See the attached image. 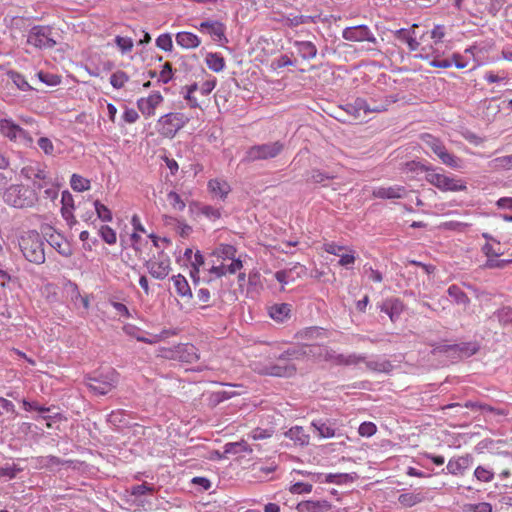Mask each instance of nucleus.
Here are the masks:
<instances>
[{"mask_svg":"<svg viewBox=\"0 0 512 512\" xmlns=\"http://www.w3.org/2000/svg\"><path fill=\"white\" fill-rule=\"evenodd\" d=\"M447 51L446 43L434 42L427 33H423L419 37L415 57L427 61L432 67L445 69L452 66V62L446 57Z\"/></svg>","mask_w":512,"mask_h":512,"instance_id":"obj_1","label":"nucleus"},{"mask_svg":"<svg viewBox=\"0 0 512 512\" xmlns=\"http://www.w3.org/2000/svg\"><path fill=\"white\" fill-rule=\"evenodd\" d=\"M19 248L27 261L37 265L45 262L44 241L37 231L23 233L19 238Z\"/></svg>","mask_w":512,"mask_h":512,"instance_id":"obj_2","label":"nucleus"},{"mask_svg":"<svg viewBox=\"0 0 512 512\" xmlns=\"http://www.w3.org/2000/svg\"><path fill=\"white\" fill-rule=\"evenodd\" d=\"M426 181L442 192H462L467 190L466 182L454 175H447L442 169L433 167L425 175Z\"/></svg>","mask_w":512,"mask_h":512,"instance_id":"obj_3","label":"nucleus"},{"mask_svg":"<svg viewBox=\"0 0 512 512\" xmlns=\"http://www.w3.org/2000/svg\"><path fill=\"white\" fill-rule=\"evenodd\" d=\"M483 237L487 239V242L482 247V252L487 257L485 264L486 267L503 268L509 263H512V252L508 254L509 258L498 259L500 256L505 254L503 245L487 233H483Z\"/></svg>","mask_w":512,"mask_h":512,"instance_id":"obj_4","label":"nucleus"},{"mask_svg":"<svg viewBox=\"0 0 512 512\" xmlns=\"http://www.w3.org/2000/svg\"><path fill=\"white\" fill-rule=\"evenodd\" d=\"M6 204L15 208L32 207L37 201L35 193L23 185H11L3 195Z\"/></svg>","mask_w":512,"mask_h":512,"instance_id":"obj_5","label":"nucleus"},{"mask_svg":"<svg viewBox=\"0 0 512 512\" xmlns=\"http://www.w3.org/2000/svg\"><path fill=\"white\" fill-rule=\"evenodd\" d=\"M421 141L438 156L441 162L453 169L462 168V160L452 153H449L443 142L429 133L420 136Z\"/></svg>","mask_w":512,"mask_h":512,"instance_id":"obj_6","label":"nucleus"},{"mask_svg":"<svg viewBox=\"0 0 512 512\" xmlns=\"http://www.w3.org/2000/svg\"><path fill=\"white\" fill-rule=\"evenodd\" d=\"M119 382V373L115 369H108L98 376L87 377L86 385L96 395H106L116 388Z\"/></svg>","mask_w":512,"mask_h":512,"instance_id":"obj_7","label":"nucleus"},{"mask_svg":"<svg viewBox=\"0 0 512 512\" xmlns=\"http://www.w3.org/2000/svg\"><path fill=\"white\" fill-rule=\"evenodd\" d=\"M190 118L181 112H170L162 115L157 121L158 132L167 138H173Z\"/></svg>","mask_w":512,"mask_h":512,"instance_id":"obj_8","label":"nucleus"},{"mask_svg":"<svg viewBox=\"0 0 512 512\" xmlns=\"http://www.w3.org/2000/svg\"><path fill=\"white\" fill-rule=\"evenodd\" d=\"M299 355L297 350H289L279 357L277 364L261 370L260 373L275 377H291L297 369L293 361L299 360Z\"/></svg>","mask_w":512,"mask_h":512,"instance_id":"obj_9","label":"nucleus"},{"mask_svg":"<svg viewBox=\"0 0 512 512\" xmlns=\"http://www.w3.org/2000/svg\"><path fill=\"white\" fill-rule=\"evenodd\" d=\"M0 134L10 141L19 142L26 147L33 145L32 136L10 118L0 119Z\"/></svg>","mask_w":512,"mask_h":512,"instance_id":"obj_10","label":"nucleus"},{"mask_svg":"<svg viewBox=\"0 0 512 512\" xmlns=\"http://www.w3.org/2000/svg\"><path fill=\"white\" fill-rule=\"evenodd\" d=\"M21 174L23 177L32 182L36 189L42 190V188L49 185V175L46 167L40 163H31L22 168Z\"/></svg>","mask_w":512,"mask_h":512,"instance_id":"obj_11","label":"nucleus"},{"mask_svg":"<svg viewBox=\"0 0 512 512\" xmlns=\"http://www.w3.org/2000/svg\"><path fill=\"white\" fill-rule=\"evenodd\" d=\"M283 150V144L279 141L255 145L249 148L246 157L249 161L266 160L274 158Z\"/></svg>","mask_w":512,"mask_h":512,"instance_id":"obj_12","label":"nucleus"},{"mask_svg":"<svg viewBox=\"0 0 512 512\" xmlns=\"http://www.w3.org/2000/svg\"><path fill=\"white\" fill-rule=\"evenodd\" d=\"M51 34L52 32L49 27L35 26L27 36V43L40 49L53 48L56 45V41L52 38Z\"/></svg>","mask_w":512,"mask_h":512,"instance_id":"obj_13","label":"nucleus"},{"mask_svg":"<svg viewBox=\"0 0 512 512\" xmlns=\"http://www.w3.org/2000/svg\"><path fill=\"white\" fill-rule=\"evenodd\" d=\"M196 28L202 32L207 33L214 42L223 46L228 43L226 37V25L217 20H206L201 22Z\"/></svg>","mask_w":512,"mask_h":512,"instance_id":"obj_14","label":"nucleus"},{"mask_svg":"<svg viewBox=\"0 0 512 512\" xmlns=\"http://www.w3.org/2000/svg\"><path fill=\"white\" fill-rule=\"evenodd\" d=\"M146 267L153 278L163 280L171 271V260L168 255L161 252L153 259H150Z\"/></svg>","mask_w":512,"mask_h":512,"instance_id":"obj_15","label":"nucleus"},{"mask_svg":"<svg viewBox=\"0 0 512 512\" xmlns=\"http://www.w3.org/2000/svg\"><path fill=\"white\" fill-rule=\"evenodd\" d=\"M342 37L352 42H370L376 44V38L372 31L366 25L347 27L342 32Z\"/></svg>","mask_w":512,"mask_h":512,"instance_id":"obj_16","label":"nucleus"},{"mask_svg":"<svg viewBox=\"0 0 512 512\" xmlns=\"http://www.w3.org/2000/svg\"><path fill=\"white\" fill-rule=\"evenodd\" d=\"M164 101L159 91L152 92L147 97H141L137 100V108L148 119L155 115L156 109Z\"/></svg>","mask_w":512,"mask_h":512,"instance_id":"obj_17","label":"nucleus"},{"mask_svg":"<svg viewBox=\"0 0 512 512\" xmlns=\"http://www.w3.org/2000/svg\"><path fill=\"white\" fill-rule=\"evenodd\" d=\"M407 195V190L402 185L380 186L372 191L374 198L383 200L401 199Z\"/></svg>","mask_w":512,"mask_h":512,"instance_id":"obj_18","label":"nucleus"},{"mask_svg":"<svg viewBox=\"0 0 512 512\" xmlns=\"http://www.w3.org/2000/svg\"><path fill=\"white\" fill-rule=\"evenodd\" d=\"M243 268V263L240 258L232 259L230 261L221 262L210 268V273L215 277H222L226 275H233Z\"/></svg>","mask_w":512,"mask_h":512,"instance_id":"obj_19","label":"nucleus"},{"mask_svg":"<svg viewBox=\"0 0 512 512\" xmlns=\"http://www.w3.org/2000/svg\"><path fill=\"white\" fill-rule=\"evenodd\" d=\"M243 268V263L240 258L232 259L230 261L221 262L210 268V273L215 277H222L226 275H233Z\"/></svg>","mask_w":512,"mask_h":512,"instance_id":"obj_20","label":"nucleus"},{"mask_svg":"<svg viewBox=\"0 0 512 512\" xmlns=\"http://www.w3.org/2000/svg\"><path fill=\"white\" fill-rule=\"evenodd\" d=\"M207 189L213 198H218L222 201H225L227 196L231 192V187L229 183L219 178L209 180L207 184Z\"/></svg>","mask_w":512,"mask_h":512,"instance_id":"obj_21","label":"nucleus"},{"mask_svg":"<svg viewBox=\"0 0 512 512\" xmlns=\"http://www.w3.org/2000/svg\"><path fill=\"white\" fill-rule=\"evenodd\" d=\"M177 353V361L183 363H194L199 360V350L191 343H179Z\"/></svg>","mask_w":512,"mask_h":512,"instance_id":"obj_22","label":"nucleus"},{"mask_svg":"<svg viewBox=\"0 0 512 512\" xmlns=\"http://www.w3.org/2000/svg\"><path fill=\"white\" fill-rule=\"evenodd\" d=\"M418 27L417 24H413L410 29H399L394 32V36L397 40L407 44L411 52H415L418 48L419 40H417L415 29Z\"/></svg>","mask_w":512,"mask_h":512,"instance_id":"obj_23","label":"nucleus"},{"mask_svg":"<svg viewBox=\"0 0 512 512\" xmlns=\"http://www.w3.org/2000/svg\"><path fill=\"white\" fill-rule=\"evenodd\" d=\"M405 309L404 303L399 298H388L381 305V311L385 312L392 322H395Z\"/></svg>","mask_w":512,"mask_h":512,"instance_id":"obj_24","label":"nucleus"},{"mask_svg":"<svg viewBox=\"0 0 512 512\" xmlns=\"http://www.w3.org/2000/svg\"><path fill=\"white\" fill-rule=\"evenodd\" d=\"M184 257L189 261L191 270L190 276L194 281L199 279L200 268L204 265V257L199 250L193 253L191 248H187L184 252Z\"/></svg>","mask_w":512,"mask_h":512,"instance_id":"obj_25","label":"nucleus"},{"mask_svg":"<svg viewBox=\"0 0 512 512\" xmlns=\"http://www.w3.org/2000/svg\"><path fill=\"white\" fill-rule=\"evenodd\" d=\"M472 458L470 455L451 458L446 466L449 474L462 475L471 465Z\"/></svg>","mask_w":512,"mask_h":512,"instance_id":"obj_26","label":"nucleus"},{"mask_svg":"<svg viewBox=\"0 0 512 512\" xmlns=\"http://www.w3.org/2000/svg\"><path fill=\"white\" fill-rule=\"evenodd\" d=\"M292 306L288 303H275L268 306V315L276 322L282 323L290 318Z\"/></svg>","mask_w":512,"mask_h":512,"instance_id":"obj_27","label":"nucleus"},{"mask_svg":"<svg viewBox=\"0 0 512 512\" xmlns=\"http://www.w3.org/2000/svg\"><path fill=\"white\" fill-rule=\"evenodd\" d=\"M349 107L354 110V114L356 117L361 115V111H363L364 115L371 112H383L387 110V104H378L371 106L367 103V101L363 98H357L354 104L349 105Z\"/></svg>","mask_w":512,"mask_h":512,"instance_id":"obj_28","label":"nucleus"},{"mask_svg":"<svg viewBox=\"0 0 512 512\" xmlns=\"http://www.w3.org/2000/svg\"><path fill=\"white\" fill-rule=\"evenodd\" d=\"M331 508V504L326 500H305L297 504L298 512H325Z\"/></svg>","mask_w":512,"mask_h":512,"instance_id":"obj_29","label":"nucleus"},{"mask_svg":"<svg viewBox=\"0 0 512 512\" xmlns=\"http://www.w3.org/2000/svg\"><path fill=\"white\" fill-rule=\"evenodd\" d=\"M175 38L176 43L183 49H195L201 45V39L192 32H178Z\"/></svg>","mask_w":512,"mask_h":512,"instance_id":"obj_30","label":"nucleus"},{"mask_svg":"<svg viewBox=\"0 0 512 512\" xmlns=\"http://www.w3.org/2000/svg\"><path fill=\"white\" fill-rule=\"evenodd\" d=\"M425 499V493L422 491L405 492L398 496V502L404 508L414 507L425 501Z\"/></svg>","mask_w":512,"mask_h":512,"instance_id":"obj_31","label":"nucleus"},{"mask_svg":"<svg viewBox=\"0 0 512 512\" xmlns=\"http://www.w3.org/2000/svg\"><path fill=\"white\" fill-rule=\"evenodd\" d=\"M285 436L292 440L295 445L306 446L309 444L310 436L306 433L305 429L301 426L291 427L287 432H285Z\"/></svg>","mask_w":512,"mask_h":512,"instance_id":"obj_32","label":"nucleus"},{"mask_svg":"<svg viewBox=\"0 0 512 512\" xmlns=\"http://www.w3.org/2000/svg\"><path fill=\"white\" fill-rule=\"evenodd\" d=\"M171 280L177 295L187 300H190L192 298V291L190 285L183 275H175L172 277Z\"/></svg>","mask_w":512,"mask_h":512,"instance_id":"obj_33","label":"nucleus"},{"mask_svg":"<svg viewBox=\"0 0 512 512\" xmlns=\"http://www.w3.org/2000/svg\"><path fill=\"white\" fill-rule=\"evenodd\" d=\"M237 249L230 244H219L214 250L212 255L217 258L219 263L236 259Z\"/></svg>","mask_w":512,"mask_h":512,"instance_id":"obj_34","label":"nucleus"},{"mask_svg":"<svg viewBox=\"0 0 512 512\" xmlns=\"http://www.w3.org/2000/svg\"><path fill=\"white\" fill-rule=\"evenodd\" d=\"M294 46L304 60L314 59L317 55V47L311 41H294Z\"/></svg>","mask_w":512,"mask_h":512,"instance_id":"obj_35","label":"nucleus"},{"mask_svg":"<svg viewBox=\"0 0 512 512\" xmlns=\"http://www.w3.org/2000/svg\"><path fill=\"white\" fill-rule=\"evenodd\" d=\"M50 244L59 254L64 257H70L73 254V250L69 242L59 234L56 236H50Z\"/></svg>","mask_w":512,"mask_h":512,"instance_id":"obj_36","label":"nucleus"},{"mask_svg":"<svg viewBox=\"0 0 512 512\" xmlns=\"http://www.w3.org/2000/svg\"><path fill=\"white\" fill-rule=\"evenodd\" d=\"M317 16L308 15H287L282 18V23L287 27H297L304 24L316 23Z\"/></svg>","mask_w":512,"mask_h":512,"instance_id":"obj_37","label":"nucleus"},{"mask_svg":"<svg viewBox=\"0 0 512 512\" xmlns=\"http://www.w3.org/2000/svg\"><path fill=\"white\" fill-rule=\"evenodd\" d=\"M205 63L210 70L216 73L221 72L225 68V59L220 53H207Z\"/></svg>","mask_w":512,"mask_h":512,"instance_id":"obj_38","label":"nucleus"},{"mask_svg":"<svg viewBox=\"0 0 512 512\" xmlns=\"http://www.w3.org/2000/svg\"><path fill=\"white\" fill-rule=\"evenodd\" d=\"M445 351L452 350L458 352L462 357H469L474 355L478 350L479 346L477 343H463L460 345L445 346Z\"/></svg>","mask_w":512,"mask_h":512,"instance_id":"obj_39","label":"nucleus"},{"mask_svg":"<svg viewBox=\"0 0 512 512\" xmlns=\"http://www.w3.org/2000/svg\"><path fill=\"white\" fill-rule=\"evenodd\" d=\"M242 452H252V448L245 440H241L239 442H230L224 446V454H238Z\"/></svg>","mask_w":512,"mask_h":512,"instance_id":"obj_40","label":"nucleus"},{"mask_svg":"<svg viewBox=\"0 0 512 512\" xmlns=\"http://www.w3.org/2000/svg\"><path fill=\"white\" fill-rule=\"evenodd\" d=\"M70 186L74 191L84 192L90 189L91 182L79 174H73L70 179Z\"/></svg>","mask_w":512,"mask_h":512,"instance_id":"obj_41","label":"nucleus"},{"mask_svg":"<svg viewBox=\"0 0 512 512\" xmlns=\"http://www.w3.org/2000/svg\"><path fill=\"white\" fill-rule=\"evenodd\" d=\"M469 226H470L469 223H465V222H461V221H455V220H450V221L442 222L439 225V229H441V230H448V231H454V232H457V233H464V232L467 231Z\"/></svg>","mask_w":512,"mask_h":512,"instance_id":"obj_42","label":"nucleus"},{"mask_svg":"<svg viewBox=\"0 0 512 512\" xmlns=\"http://www.w3.org/2000/svg\"><path fill=\"white\" fill-rule=\"evenodd\" d=\"M312 426L318 431L320 438H332L336 435L335 429L327 423L313 421Z\"/></svg>","mask_w":512,"mask_h":512,"instance_id":"obj_43","label":"nucleus"},{"mask_svg":"<svg viewBox=\"0 0 512 512\" xmlns=\"http://www.w3.org/2000/svg\"><path fill=\"white\" fill-rule=\"evenodd\" d=\"M474 476L480 482L489 483L494 479V472L488 467L479 465L474 470Z\"/></svg>","mask_w":512,"mask_h":512,"instance_id":"obj_44","label":"nucleus"},{"mask_svg":"<svg viewBox=\"0 0 512 512\" xmlns=\"http://www.w3.org/2000/svg\"><path fill=\"white\" fill-rule=\"evenodd\" d=\"M490 165L496 170H512V154L493 159Z\"/></svg>","mask_w":512,"mask_h":512,"instance_id":"obj_45","label":"nucleus"},{"mask_svg":"<svg viewBox=\"0 0 512 512\" xmlns=\"http://www.w3.org/2000/svg\"><path fill=\"white\" fill-rule=\"evenodd\" d=\"M260 289H262L261 274L253 270L248 275V292H258Z\"/></svg>","mask_w":512,"mask_h":512,"instance_id":"obj_46","label":"nucleus"},{"mask_svg":"<svg viewBox=\"0 0 512 512\" xmlns=\"http://www.w3.org/2000/svg\"><path fill=\"white\" fill-rule=\"evenodd\" d=\"M99 235L101 236L102 240L109 245H114L117 242V235L115 230L108 225H102L100 227Z\"/></svg>","mask_w":512,"mask_h":512,"instance_id":"obj_47","label":"nucleus"},{"mask_svg":"<svg viewBox=\"0 0 512 512\" xmlns=\"http://www.w3.org/2000/svg\"><path fill=\"white\" fill-rule=\"evenodd\" d=\"M433 169V166L431 165H425L419 161H409L405 163L403 170L405 172H425L426 174H429V171Z\"/></svg>","mask_w":512,"mask_h":512,"instance_id":"obj_48","label":"nucleus"},{"mask_svg":"<svg viewBox=\"0 0 512 512\" xmlns=\"http://www.w3.org/2000/svg\"><path fill=\"white\" fill-rule=\"evenodd\" d=\"M128 80H129V76L124 71H121V70L114 72L110 76V84L115 89L123 88L125 86V84L128 82Z\"/></svg>","mask_w":512,"mask_h":512,"instance_id":"obj_49","label":"nucleus"},{"mask_svg":"<svg viewBox=\"0 0 512 512\" xmlns=\"http://www.w3.org/2000/svg\"><path fill=\"white\" fill-rule=\"evenodd\" d=\"M167 200L170 204V206L175 210V211H179V212H182L185 207H186V204L184 202V200L181 198V196L175 192V191H170L168 194H167Z\"/></svg>","mask_w":512,"mask_h":512,"instance_id":"obj_50","label":"nucleus"},{"mask_svg":"<svg viewBox=\"0 0 512 512\" xmlns=\"http://www.w3.org/2000/svg\"><path fill=\"white\" fill-rule=\"evenodd\" d=\"M199 212L207 219L215 221L221 217V210L211 205H199Z\"/></svg>","mask_w":512,"mask_h":512,"instance_id":"obj_51","label":"nucleus"},{"mask_svg":"<svg viewBox=\"0 0 512 512\" xmlns=\"http://www.w3.org/2000/svg\"><path fill=\"white\" fill-rule=\"evenodd\" d=\"M115 44L122 54L131 52L134 47L133 39L130 37L116 36Z\"/></svg>","mask_w":512,"mask_h":512,"instance_id":"obj_52","label":"nucleus"},{"mask_svg":"<svg viewBox=\"0 0 512 512\" xmlns=\"http://www.w3.org/2000/svg\"><path fill=\"white\" fill-rule=\"evenodd\" d=\"M347 253L341 254L339 259V265L342 267L350 268L356 261V252L350 247L345 250Z\"/></svg>","mask_w":512,"mask_h":512,"instance_id":"obj_53","label":"nucleus"},{"mask_svg":"<svg viewBox=\"0 0 512 512\" xmlns=\"http://www.w3.org/2000/svg\"><path fill=\"white\" fill-rule=\"evenodd\" d=\"M94 207H95V211H96L99 219H101L102 221H105V222L112 221V219H113L112 212L106 205H104V204L100 203L98 200H96L94 202Z\"/></svg>","mask_w":512,"mask_h":512,"instance_id":"obj_54","label":"nucleus"},{"mask_svg":"<svg viewBox=\"0 0 512 512\" xmlns=\"http://www.w3.org/2000/svg\"><path fill=\"white\" fill-rule=\"evenodd\" d=\"M183 90H185L183 91L184 99L188 101L189 106L191 108L199 107L197 99L193 96L194 92L198 90L197 84L185 86Z\"/></svg>","mask_w":512,"mask_h":512,"instance_id":"obj_55","label":"nucleus"},{"mask_svg":"<svg viewBox=\"0 0 512 512\" xmlns=\"http://www.w3.org/2000/svg\"><path fill=\"white\" fill-rule=\"evenodd\" d=\"M352 480V477L349 474L345 473H330L325 475V483H333V484H344Z\"/></svg>","mask_w":512,"mask_h":512,"instance_id":"obj_56","label":"nucleus"},{"mask_svg":"<svg viewBox=\"0 0 512 512\" xmlns=\"http://www.w3.org/2000/svg\"><path fill=\"white\" fill-rule=\"evenodd\" d=\"M329 359L332 360L334 363L340 364V365H342V364L343 365L356 364V363H358L359 361L362 360L361 357H358L356 355L345 356L343 354H338V355H335V356H330Z\"/></svg>","mask_w":512,"mask_h":512,"instance_id":"obj_57","label":"nucleus"},{"mask_svg":"<svg viewBox=\"0 0 512 512\" xmlns=\"http://www.w3.org/2000/svg\"><path fill=\"white\" fill-rule=\"evenodd\" d=\"M156 46L166 52H171L173 49L172 37L169 33L161 34L156 39Z\"/></svg>","mask_w":512,"mask_h":512,"instance_id":"obj_58","label":"nucleus"},{"mask_svg":"<svg viewBox=\"0 0 512 512\" xmlns=\"http://www.w3.org/2000/svg\"><path fill=\"white\" fill-rule=\"evenodd\" d=\"M430 40L438 43H445L443 41L446 35V27L444 25H435L430 32H426Z\"/></svg>","mask_w":512,"mask_h":512,"instance_id":"obj_59","label":"nucleus"},{"mask_svg":"<svg viewBox=\"0 0 512 512\" xmlns=\"http://www.w3.org/2000/svg\"><path fill=\"white\" fill-rule=\"evenodd\" d=\"M11 80L13 83L22 91H29L32 87L29 85L25 77L18 72H10L9 73Z\"/></svg>","mask_w":512,"mask_h":512,"instance_id":"obj_60","label":"nucleus"},{"mask_svg":"<svg viewBox=\"0 0 512 512\" xmlns=\"http://www.w3.org/2000/svg\"><path fill=\"white\" fill-rule=\"evenodd\" d=\"M313 485L311 483L296 482L289 487L291 494H309L312 492Z\"/></svg>","mask_w":512,"mask_h":512,"instance_id":"obj_61","label":"nucleus"},{"mask_svg":"<svg viewBox=\"0 0 512 512\" xmlns=\"http://www.w3.org/2000/svg\"><path fill=\"white\" fill-rule=\"evenodd\" d=\"M176 351H178V344L170 347H161L158 349L157 356L162 357L164 359L177 361Z\"/></svg>","mask_w":512,"mask_h":512,"instance_id":"obj_62","label":"nucleus"},{"mask_svg":"<svg viewBox=\"0 0 512 512\" xmlns=\"http://www.w3.org/2000/svg\"><path fill=\"white\" fill-rule=\"evenodd\" d=\"M377 432V426L373 422H363L358 428V433L362 437H371Z\"/></svg>","mask_w":512,"mask_h":512,"instance_id":"obj_63","label":"nucleus"},{"mask_svg":"<svg viewBox=\"0 0 512 512\" xmlns=\"http://www.w3.org/2000/svg\"><path fill=\"white\" fill-rule=\"evenodd\" d=\"M273 433H274V430L271 428L263 429V428L258 427L251 431L250 438H252L255 441L264 440V439H268V438L272 437Z\"/></svg>","mask_w":512,"mask_h":512,"instance_id":"obj_64","label":"nucleus"}]
</instances>
